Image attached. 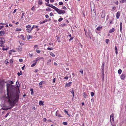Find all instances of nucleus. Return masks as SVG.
<instances>
[{
  "label": "nucleus",
  "instance_id": "26",
  "mask_svg": "<svg viewBox=\"0 0 126 126\" xmlns=\"http://www.w3.org/2000/svg\"><path fill=\"white\" fill-rule=\"evenodd\" d=\"M43 82H44L42 81L41 82H40L39 83V85L40 86V87H42V84Z\"/></svg>",
  "mask_w": 126,
  "mask_h": 126
},
{
  "label": "nucleus",
  "instance_id": "35",
  "mask_svg": "<svg viewBox=\"0 0 126 126\" xmlns=\"http://www.w3.org/2000/svg\"><path fill=\"white\" fill-rule=\"evenodd\" d=\"M20 73H19V72H18L17 73V75L18 76H19L21 75V74H22V71H20Z\"/></svg>",
  "mask_w": 126,
  "mask_h": 126
},
{
  "label": "nucleus",
  "instance_id": "34",
  "mask_svg": "<svg viewBox=\"0 0 126 126\" xmlns=\"http://www.w3.org/2000/svg\"><path fill=\"white\" fill-rule=\"evenodd\" d=\"M3 44H2V43H0V46L2 47H4V45Z\"/></svg>",
  "mask_w": 126,
  "mask_h": 126
},
{
  "label": "nucleus",
  "instance_id": "7",
  "mask_svg": "<svg viewBox=\"0 0 126 126\" xmlns=\"http://www.w3.org/2000/svg\"><path fill=\"white\" fill-rule=\"evenodd\" d=\"M5 32L3 31L0 32V36H2L5 34Z\"/></svg>",
  "mask_w": 126,
  "mask_h": 126
},
{
  "label": "nucleus",
  "instance_id": "62",
  "mask_svg": "<svg viewBox=\"0 0 126 126\" xmlns=\"http://www.w3.org/2000/svg\"><path fill=\"white\" fill-rule=\"evenodd\" d=\"M79 72L81 74H83V70H82L81 71H79Z\"/></svg>",
  "mask_w": 126,
  "mask_h": 126
},
{
  "label": "nucleus",
  "instance_id": "41",
  "mask_svg": "<svg viewBox=\"0 0 126 126\" xmlns=\"http://www.w3.org/2000/svg\"><path fill=\"white\" fill-rule=\"evenodd\" d=\"M27 31L29 33L31 31L30 29L29 30V29H27Z\"/></svg>",
  "mask_w": 126,
  "mask_h": 126
},
{
  "label": "nucleus",
  "instance_id": "45",
  "mask_svg": "<svg viewBox=\"0 0 126 126\" xmlns=\"http://www.w3.org/2000/svg\"><path fill=\"white\" fill-rule=\"evenodd\" d=\"M9 62L11 63H13V61L12 60L10 59L9 60Z\"/></svg>",
  "mask_w": 126,
  "mask_h": 126
},
{
  "label": "nucleus",
  "instance_id": "14",
  "mask_svg": "<svg viewBox=\"0 0 126 126\" xmlns=\"http://www.w3.org/2000/svg\"><path fill=\"white\" fill-rule=\"evenodd\" d=\"M71 83L72 82H70L68 84L66 83V84L65 86H67L68 87L70 86H71Z\"/></svg>",
  "mask_w": 126,
  "mask_h": 126
},
{
  "label": "nucleus",
  "instance_id": "43",
  "mask_svg": "<svg viewBox=\"0 0 126 126\" xmlns=\"http://www.w3.org/2000/svg\"><path fill=\"white\" fill-rule=\"evenodd\" d=\"M5 63H8V59H6L5 62Z\"/></svg>",
  "mask_w": 126,
  "mask_h": 126
},
{
  "label": "nucleus",
  "instance_id": "18",
  "mask_svg": "<svg viewBox=\"0 0 126 126\" xmlns=\"http://www.w3.org/2000/svg\"><path fill=\"white\" fill-rule=\"evenodd\" d=\"M47 20L46 19H45V20L44 21H43V22H40V23L41 24H42L43 23H45V22H47Z\"/></svg>",
  "mask_w": 126,
  "mask_h": 126
},
{
  "label": "nucleus",
  "instance_id": "4",
  "mask_svg": "<svg viewBox=\"0 0 126 126\" xmlns=\"http://www.w3.org/2000/svg\"><path fill=\"white\" fill-rule=\"evenodd\" d=\"M126 77V75L125 74H122L121 76V78L122 79L124 80Z\"/></svg>",
  "mask_w": 126,
  "mask_h": 126
},
{
  "label": "nucleus",
  "instance_id": "56",
  "mask_svg": "<svg viewBox=\"0 0 126 126\" xmlns=\"http://www.w3.org/2000/svg\"><path fill=\"white\" fill-rule=\"evenodd\" d=\"M16 85H17V86H16V87H19V86L17 84H19V82H16Z\"/></svg>",
  "mask_w": 126,
  "mask_h": 126
},
{
  "label": "nucleus",
  "instance_id": "33",
  "mask_svg": "<svg viewBox=\"0 0 126 126\" xmlns=\"http://www.w3.org/2000/svg\"><path fill=\"white\" fill-rule=\"evenodd\" d=\"M109 41V40L108 39H106L105 40L106 42L107 43V44H108Z\"/></svg>",
  "mask_w": 126,
  "mask_h": 126
},
{
  "label": "nucleus",
  "instance_id": "28",
  "mask_svg": "<svg viewBox=\"0 0 126 126\" xmlns=\"http://www.w3.org/2000/svg\"><path fill=\"white\" fill-rule=\"evenodd\" d=\"M34 63L32 64L31 66V67H33L36 64V63H35V62H34Z\"/></svg>",
  "mask_w": 126,
  "mask_h": 126
},
{
  "label": "nucleus",
  "instance_id": "42",
  "mask_svg": "<svg viewBox=\"0 0 126 126\" xmlns=\"http://www.w3.org/2000/svg\"><path fill=\"white\" fill-rule=\"evenodd\" d=\"M49 44L50 46H54L53 44V43H49Z\"/></svg>",
  "mask_w": 126,
  "mask_h": 126
},
{
  "label": "nucleus",
  "instance_id": "52",
  "mask_svg": "<svg viewBox=\"0 0 126 126\" xmlns=\"http://www.w3.org/2000/svg\"><path fill=\"white\" fill-rule=\"evenodd\" d=\"M9 83L10 84H13L14 83L12 81H10Z\"/></svg>",
  "mask_w": 126,
  "mask_h": 126
},
{
  "label": "nucleus",
  "instance_id": "2",
  "mask_svg": "<svg viewBox=\"0 0 126 126\" xmlns=\"http://www.w3.org/2000/svg\"><path fill=\"white\" fill-rule=\"evenodd\" d=\"M91 17H95L96 16V13L95 10L94 9L93 11H92L91 12Z\"/></svg>",
  "mask_w": 126,
  "mask_h": 126
},
{
  "label": "nucleus",
  "instance_id": "21",
  "mask_svg": "<svg viewBox=\"0 0 126 126\" xmlns=\"http://www.w3.org/2000/svg\"><path fill=\"white\" fill-rule=\"evenodd\" d=\"M42 1L41 0H39L38 1V3L39 4L41 5L42 3Z\"/></svg>",
  "mask_w": 126,
  "mask_h": 126
},
{
  "label": "nucleus",
  "instance_id": "51",
  "mask_svg": "<svg viewBox=\"0 0 126 126\" xmlns=\"http://www.w3.org/2000/svg\"><path fill=\"white\" fill-rule=\"evenodd\" d=\"M45 17L46 18H48L49 16L48 15H45Z\"/></svg>",
  "mask_w": 126,
  "mask_h": 126
},
{
  "label": "nucleus",
  "instance_id": "6",
  "mask_svg": "<svg viewBox=\"0 0 126 126\" xmlns=\"http://www.w3.org/2000/svg\"><path fill=\"white\" fill-rule=\"evenodd\" d=\"M42 58H36L35 59V60L34 61H33L32 62H35V63H37V62L39 60H40Z\"/></svg>",
  "mask_w": 126,
  "mask_h": 126
},
{
  "label": "nucleus",
  "instance_id": "60",
  "mask_svg": "<svg viewBox=\"0 0 126 126\" xmlns=\"http://www.w3.org/2000/svg\"><path fill=\"white\" fill-rule=\"evenodd\" d=\"M36 51L38 53H40L41 52V51L39 50H36Z\"/></svg>",
  "mask_w": 126,
  "mask_h": 126
},
{
  "label": "nucleus",
  "instance_id": "29",
  "mask_svg": "<svg viewBox=\"0 0 126 126\" xmlns=\"http://www.w3.org/2000/svg\"><path fill=\"white\" fill-rule=\"evenodd\" d=\"M51 8L49 7H48L46 9V10L47 11H51Z\"/></svg>",
  "mask_w": 126,
  "mask_h": 126
},
{
  "label": "nucleus",
  "instance_id": "48",
  "mask_svg": "<svg viewBox=\"0 0 126 126\" xmlns=\"http://www.w3.org/2000/svg\"><path fill=\"white\" fill-rule=\"evenodd\" d=\"M16 9H15L13 13V14H15L16 11Z\"/></svg>",
  "mask_w": 126,
  "mask_h": 126
},
{
  "label": "nucleus",
  "instance_id": "17",
  "mask_svg": "<svg viewBox=\"0 0 126 126\" xmlns=\"http://www.w3.org/2000/svg\"><path fill=\"white\" fill-rule=\"evenodd\" d=\"M7 87H15L14 86L12 85L10 83H7L6 85Z\"/></svg>",
  "mask_w": 126,
  "mask_h": 126
},
{
  "label": "nucleus",
  "instance_id": "38",
  "mask_svg": "<svg viewBox=\"0 0 126 126\" xmlns=\"http://www.w3.org/2000/svg\"><path fill=\"white\" fill-rule=\"evenodd\" d=\"M21 29H19L18 28H17L16 30V31H21Z\"/></svg>",
  "mask_w": 126,
  "mask_h": 126
},
{
  "label": "nucleus",
  "instance_id": "53",
  "mask_svg": "<svg viewBox=\"0 0 126 126\" xmlns=\"http://www.w3.org/2000/svg\"><path fill=\"white\" fill-rule=\"evenodd\" d=\"M50 16H52L53 15V14L52 13H51L50 14Z\"/></svg>",
  "mask_w": 126,
  "mask_h": 126
},
{
  "label": "nucleus",
  "instance_id": "55",
  "mask_svg": "<svg viewBox=\"0 0 126 126\" xmlns=\"http://www.w3.org/2000/svg\"><path fill=\"white\" fill-rule=\"evenodd\" d=\"M4 27V26H3L0 25V29L3 28Z\"/></svg>",
  "mask_w": 126,
  "mask_h": 126
},
{
  "label": "nucleus",
  "instance_id": "22",
  "mask_svg": "<svg viewBox=\"0 0 126 126\" xmlns=\"http://www.w3.org/2000/svg\"><path fill=\"white\" fill-rule=\"evenodd\" d=\"M50 54L52 57H54L55 56V55L52 52H50Z\"/></svg>",
  "mask_w": 126,
  "mask_h": 126
},
{
  "label": "nucleus",
  "instance_id": "15",
  "mask_svg": "<svg viewBox=\"0 0 126 126\" xmlns=\"http://www.w3.org/2000/svg\"><path fill=\"white\" fill-rule=\"evenodd\" d=\"M20 38L21 39H22L23 40H25V38L23 35H21L20 36Z\"/></svg>",
  "mask_w": 126,
  "mask_h": 126
},
{
  "label": "nucleus",
  "instance_id": "61",
  "mask_svg": "<svg viewBox=\"0 0 126 126\" xmlns=\"http://www.w3.org/2000/svg\"><path fill=\"white\" fill-rule=\"evenodd\" d=\"M38 47V46L37 45H35L34 46V48L35 49V48H36V47Z\"/></svg>",
  "mask_w": 126,
  "mask_h": 126
},
{
  "label": "nucleus",
  "instance_id": "19",
  "mask_svg": "<svg viewBox=\"0 0 126 126\" xmlns=\"http://www.w3.org/2000/svg\"><path fill=\"white\" fill-rule=\"evenodd\" d=\"M3 82V81L2 80L0 81V87H3V86L2 85V83Z\"/></svg>",
  "mask_w": 126,
  "mask_h": 126
},
{
  "label": "nucleus",
  "instance_id": "3",
  "mask_svg": "<svg viewBox=\"0 0 126 126\" xmlns=\"http://www.w3.org/2000/svg\"><path fill=\"white\" fill-rule=\"evenodd\" d=\"M0 42L2 44H4L5 42V39L3 37L0 38Z\"/></svg>",
  "mask_w": 126,
  "mask_h": 126
},
{
  "label": "nucleus",
  "instance_id": "11",
  "mask_svg": "<svg viewBox=\"0 0 126 126\" xmlns=\"http://www.w3.org/2000/svg\"><path fill=\"white\" fill-rule=\"evenodd\" d=\"M16 49L17 50H19L20 51H21L22 50V47L19 46L18 47L16 48Z\"/></svg>",
  "mask_w": 126,
  "mask_h": 126
},
{
  "label": "nucleus",
  "instance_id": "12",
  "mask_svg": "<svg viewBox=\"0 0 126 126\" xmlns=\"http://www.w3.org/2000/svg\"><path fill=\"white\" fill-rule=\"evenodd\" d=\"M102 27L99 26L96 28V30L98 31H100L101 29H102Z\"/></svg>",
  "mask_w": 126,
  "mask_h": 126
},
{
  "label": "nucleus",
  "instance_id": "50",
  "mask_svg": "<svg viewBox=\"0 0 126 126\" xmlns=\"http://www.w3.org/2000/svg\"><path fill=\"white\" fill-rule=\"evenodd\" d=\"M73 37H70V39L69 40V41H70L71 40H72L73 39Z\"/></svg>",
  "mask_w": 126,
  "mask_h": 126
},
{
  "label": "nucleus",
  "instance_id": "39",
  "mask_svg": "<svg viewBox=\"0 0 126 126\" xmlns=\"http://www.w3.org/2000/svg\"><path fill=\"white\" fill-rule=\"evenodd\" d=\"M59 4L60 5H62L63 4V3L62 2H60L59 3Z\"/></svg>",
  "mask_w": 126,
  "mask_h": 126
},
{
  "label": "nucleus",
  "instance_id": "58",
  "mask_svg": "<svg viewBox=\"0 0 126 126\" xmlns=\"http://www.w3.org/2000/svg\"><path fill=\"white\" fill-rule=\"evenodd\" d=\"M45 4L46 5V6H49V5L50 4H48L47 3H45Z\"/></svg>",
  "mask_w": 126,
  "mask_h": 126
},
{
  "label": "nucleus",
  "instance_id": "16",
  "mask_svg": "<svg viewBox=\"0 0 126 126\" xmlns=\"http://www.w3.org/2000/svg\"><path fill=\"white\" fill-rule=\"evenodd\" d=\"M9 47H7L6 48H4V47L2 48V49L3 51H4L5 50H8L9 49Z\"/></svg>",
  "mask_w": 126,
  "mask_h": 126
},
{
  "label": "nucleus",
  "instance_id": "13",
  "mask_svg": "<svg viewBox=\"0 0 126 126\" xmlns=\"http://www.w3.org/2000/svg\"><path fill=\"white\" fill-rule=\"evenodd\" d=\"M105 63L103 62L102 63V65L101 66V69H104Z\"/></svg>",
  "mask_w": 126,
  "mask_h": 126
},
{
  "label": "nucleus",
  "instance_id": "37",
  "mask_svg": "<svg viewBox=\"0 0 126 126\" xmlns=\"http://www.w3.org/2000/svg\"><path fill=\"white\" fill-rule=\"evenodd\" d=\"M31 26L30 25H28L26 26V28L27 29H28L29 28H31Z\"/></svg>",
  "mask_w": 126,
  "mask_h": 126
},
{
  "label": "nucleus",
  "instance_id": "64",
  "mask_svg": "<svg viewBox=\"0 0 126 126\" xmlns=\"http://www.w3.org/2000/svg\"><path fill=\"white\" fill-rule=\"evenodd\" d=\"M115 3L117 5H118V1H117Z\"/></svg>",
  "mask_w": 126,
  "mask_h": 126
},
{
  "label": "nucleus",
  "instance_id": "46",
  "mask_svg": "<svg viewBox=\"0 0 126 126\" xmlns=\"http://www.w3.org/2000/svg\"><path fill=\"white\" fill-rule=\"evenodd\" d=\"M19 61L20 62H23V60L22 59H19Z\"/></svg>",
  "mask_w": 126,
  "mask_h": 126
},
{
  "label": "nucleus",
  "instance_id": "27",
  "mask_svg": "<svg viewBox=\"0 0 126 126\" xmlns=\"http://www.w3.org/2000/svg\"><path fill=\"white\" fill-rule=\"evenodd\" d=\"M126 2V0H122L120 1V3H123L124 2Z\"/></svg>",
  "mask_w": 126,
  "mask_h": 126
},
{
  "label": "nucleus",
  "instance_id": "1",
  "mask_svg": "<svg viewBox=\"0 0 126 126\" xmlns=\"http://www.w3.org/2000/svg\"><path fill=\"white\" fill-rule=\"evenodd\" d=\"M55 11L58 14H64L65 13V10H60L57 8L56 10Z\"/></svg>",
  "mask_w": 126,
  "mask_h": 126
},
{
  "label": "nucleus",
  "instance_id": "57",
  "mask_svg": "<svg viewBox=\"0 0 126 126\" xmlns=\"http://www.w3.org/2000/svg\"><path fill=\"white\" fill-rule=\"evenodd\" d=\"M52 49V48H50L49 47H48L47 48V49L48 50H50L51 49Z\"/></svg>",
  "mask_w": 126,
  "mask_h": 126
},
{
  "label": "nucleus",
  "instance_id": "59",
  "mask_svg": "<svg viewBox=\"0 0 126 126\" xmlns=\"http://www.w3.org/2000/svg\"><path fill=\"white\" fill-rule=\"evenodd\" d=\"M120 31L122 33V27H120Z\"/></svg>",
  "mask_w": 126,
  "mask_h": 126
},
{
  "label": "nucleus",
  "instance_id": "36",
  "mask_svg": "<svg viewBox=\"0 0 126 126\" xmlns=\"http://www.w3.org/2000/svg\"><path fill=\"white\" fill-rule=\"evenodd\" d=\"M63 20V18H61L59 19L58 20V21L60 22L61 21Z\"/></svg>",
  "mask_w": 126,
  "mask_h": 126
},
{
  "label": "nucleus",
  "instance_id": "23",
  "mask_svg": "<svg viewBox=\"0 0 126 126\" xmlns=\"http://www.w3.org/2000/svg\"><path fill=\"white\" fill-rule=\"evenodd\" d=\"M32 36L30 35H28V36H27V39L28 40H29V39L30 38H32Z\"/></svg>",
  "mask_w": 126,
  "mask_h": 126
},
{
  "label": "nucleus",
  "instance_id": "10",
  "mask_svg": "<svg viewBox=\"0 0 126 126\" xmlns=\"http://www.w3.org/2000/svg\"><path fill=\"white\" fill-rule=\"evenodd\" d=\"M120 16V12L118 11L117 13L116 14V17L118 19L119 17Z\"/></svg>",
  "mask_w": 126,
  "mask_h": 126
},
{
  "label": "nucleus",
  "instance_id": "30",
  "mask_svg": "<svg viewBox=\"0 0 126 126\" xmlns=\"http://www.w3.org/2000/svg\"><path fill=\"white\" fill-rule=\"evenodd\" d=\"M114 18H113L112 20H110V24H112L113 23V21H112L113 20H114Z\"/></svg>",
  "mask_w": 126,
  "mask_h": 126
},
{
  "label": "nucleus",
  "instance_id": "44",
  "mask_svg": "<svg viewBox=\"0 0 126 126\" xmlns=\"http://www.w3.org/2000/svg\"><path fill=\"white\" fill-rule=\"evenodd\" d=\"M102 70V74H104V69H101Z\"/></svg>",
  "mask_w": 126,
  "mask_h": 126
},
{
  "label": "nucleus",
  "instance_id": "20",
  "mask_svg": "<svg viewBox=\"0 0 126 126\" xmlns=\"http://www.w3.org/2000/svg\"><path fill=\"white\" fill-rule=\"evenodd\" d=\"M115 53L117 55L118 54L117 49L116 46L115 47Z\"/></svg>",
  "mask_w": 126,
  "mask_h": 126
},
{
  "label": "nucleus",
  "instance_id": "54",
  "mask_svg": "<svg viewBox=\"0 0 126 126\" xmlns=\"http://www.w3.org/2000/svg\"><path fill=\"white\" fill-rule=\"evenodd\" d=\"M64 79H68V77L67 76H66V77H64Z\"/></svg>",
  "mask_w": 126,
  "mask_h": 126
},
{
  "label": "nucleus",
  "instance_id": "49",
  "mask_svg": "<svg viewBox=\"0 0 126 126\" xmlns=\"http://www.w3.org/2000/svg\"><path fill=\"white\" fill-rule=\"evenodd\" d=\"M116 9V7L115 6H114L112 8V10L113 11H114V10H115Z\"/></svg>",
  "mask_w": 126,
  "mask_h": 126
},
{
  "label": "nucleus",
  "instance_id": "25",
  "mask_svg": "<svg viewBox=\"0 0 126 126\" xmlns=\"http://www.w3.org/2000/svg\"><path fill=\"white\" fill-rule=\"evenodd\" d=\"M122 72V70L121 69H119L118 71V73L119 74H120Z\"/></svg>",
  "mask_w": 126,
  "mask_h": 126
},
{
  "label": "nucleus",
  "instance_id": "32",
  "mask_svg": "<svg viewBox=\"0 0 126 126\" xmlns=\"http://www.w3.org/2000/svg\"><path fill=\"white\" fill-rule=\"evenodd\" d=\"M51 60H48L47 62V64H49L51 62Z\"/></svg>",
  "mask_w": 126,
  "mask_h": 126
},
{
  "label": "nucleus",
  "instance_id": "24",
  "mask_svg": "<svg viewBox=\"0 0 126 126\" xmlns=\"http://www.w3.org/2000/svg\"><path fill=\"white\" fill-rule=\"evenodd\" d=\"M57 36L56 37H57V39L58 41L59 42H61V40L60 39V37H57Z\"/></svg>",
  "mask_w": 126,
  "mask_h": 126
},
{
  "label": "nucleus",
  "instance_id": "31",
  "mask_svg": "<svg viewBox=\"0 0 126 126\" xmlns=\"http://www.w3.org/2000/svg\"><path fill=\"white\" fill-rule=\"evenodd\" d=\"M104 74H102L101 75V77L102 78V80L103 81L104 79Z\"/></svg>",
  "mask_w": 126,
  "mask_h": 126
},
{
  "label": "nucleus",
  "instance_id": "8",
  "mask_svg": "<svg viewBox=\"0 0 126 126\" xmlns=\"http://www.w3.org/2000/svg\"><path fill=\"white\" fill-rule=\"evenodd\" d=\"M49 7L53 8V9H54L55 10H56L57 9V8L56 7L54 6H53L52 4H50L49 5Z\"/></svg>",
  "mask_w": 126,
  "mask_h": 126
},
{
  "label": "nucleus",
  "instance_id": "63",
  "mask_svg": "<svg viewBox=\"0 0 126 126\" xmlns=\"http://www.w3.org/2000/svg\"><path fill=\"white\" fill-rule=\"evenodd\" d=\"M45 1L47 3H49V0H45Z\"/></svg>",
  "mask_w": 126,
  "mask_h": 126
},
{
  "label": "nucleus",
  "instance_id": "5",
  "mask_svg": "<svg viewBox=\"0 0 126 126\" xmlns=\"http://www.w3.org/2000/svg\"><path fill=\"white\" fill-rule=\"evenodd\" d=\"M101 17L102 18H104L105 16V13L104 11H102L101 12Z\"/></svg>",
  "mask_w": 126,
  "mask_h": 126
},
{
  "label": "nucleus",
  "instance_id": "40",
  "mask_svg": "<svg viewBox=\"0 0 126 126\" xmlns=\"http://www.w3.org/2000/svg\"><path fill=\"white\" fill-rule=\"evenodd\" d=\"M25 14V13H23L22 14V16L21 17V19H22L23 18V16H24Z\"/></svg>",
  "mask_w": 126,
  "mask_h": 126
},
{
  "label": "nucleus",
  "instance_id": "9",
  "mask_svg": "<svg viewBox=\"0 0 126 126\" xmlns=\"http://www.w3.org/2000/svg\"><path fill=\"white\" fill-rule=\"evenodd\" d=\"M115 30L114 28H113L111 29L109 31V33H112V32H114L115 31Z\"/></svg>",
  "mask_w": 126,
  "mask_h": 126
},
{
  "label": "nucleus",
  "instance_id": "47",
  "mask_svg": "<svg viewBox=\"0 0 126 126\" xmlns=\"http://www.w3.org/2000/svg\"><path fill=\"white\" fill-rule=\"evenodd\" d=\"M62 9H63L64 10H66V7L65 6H63V8H62Z\"/></svg>",
  "mask_w": 126,
  "mask_h": 126
}]
</instances>
